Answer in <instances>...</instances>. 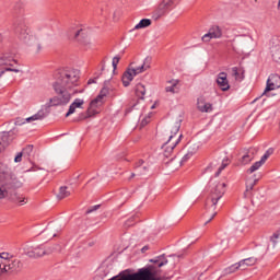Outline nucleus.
Instances as JSON below:
<instances>
[{
  "mask_svg": "<svg viewBox=\"0 0 280 280\" xmlns=\"http://www.w3.org/2000/svg\"><path fill=\"white\" fill-rule=\"evenodd\" d=\"M54 80L51 88L56 96L49 98L46 107L67 106L71 102V97L78 93L75 86H78L80 80V72L71 68H60L55 71Z\"/></svg>",
  "mask_w": 280,
  "mask_h": 280,
  "instance_id": "obj_1",
  "label": "nucleus"
},
{
  "mask_svg": "<svg viewBox=\"0 0 280 280\" xmlns=\"http://www.w3.org/2000/svg\"><path fill=\"white\" fill-rule=\"evenodd\" d=\"M11 31L16 36L18 40H20V43H23L28 47H34L35 54H39V51L43 49L40 39H38L36 35H32V28H30L25 20H15L11 25Z\"/></svg>",
  "mask_w": 280,
  "mask_h": 280,
  "instance_id": "obj_2",
  "label": "nucleus"
},
{
  "mask_svg": "<svg viewBox=\"0 0 280 280\" xmlns=\"http://www.w3.org/2000/svg\"><path fill=\"white\" fill-rule=\"evenodd\" d=\"M16 187H19V184L2 183V185L0 186V200L7 198V200H11V202L20 205V207H23V205H27V198L16 194Z\"/></svg>",
  "mask_w": 280,
  "mask_h": 280,
  "instance_id": "obj_3",
  "label": "nucleus"
},
{
  "mask_svg": "<svg viewBox=\"0 0 280 280\" xmlns=\"http://www.w3.org/2000/svg\"><path fill=\"white\" fill-rule=\"evenodd\" d=\"M226 191V184L221 182H210V195L206 200V209L215 211V205L224 196Z\"/></svg>",
  "mask_w": 280,
  "mask_h": 280,
  "instance_id": "obj_4",
  "label": "nucleus"
},
{
  "mask_svg": "<svg viewBox=\"0 0 280 280\" xmlns=\"http://www.w3.org/2000/svg\"><path fill=\"white\" fill-rule=\"evenodd\" d=\"M179 130H180V122H175V125L170 129L171 135L168 136L167 141L162 147V149L164 150V156L166 159H170V156H172V152H174V148H176V145L180 143V139H183V135H180L178 139L173 141L174 137L178 135Z\"/></svg>",
  "mask_w": 280,
  "mask_h": 280,
  "instance_id": "obj_5",
  "label": "nucleus"
},
{
  "mask_svg": "<svg viewBox=\"0 0 280 280\" xmlns=\"http://www.w3.org/2000/svg\"><path fill=\"white\" fill-rule=\"evenodd\" d=\"M178 4V0H161L156 9L152 13V19L159 21V19L165 16L167 13L172 12Z\"/></svg>",
  "mask_w": 280,
  "mask_h": 280,
  "instance_id": "obj_6",
  "label": "nucleus"
},
{
  "mask_svg": "<svg viewBox=\"0 0 280 280\" xmlns=\"http://www.w3.org/2000/svg\"><path fill=\"white\" fill-rule=\"evenodd\" d=\"M16 59L14 55L10 52H4L0 56V67H7L0 70V78L7 72L12 71L13 73H19L21 70L13 68L16 65Z\"/></svg>",
  "mask_w": 280,
  "mask_h": 280,
  "instance_id": "obj_7",
  "label": "nucleus"
},
{
  "mask_svg": "<svg viewBox=\"0 0 280 280\" xmlns=\"http://www.w3.org/2000/svg\"><path fill=\"white\" fill-rule=\"evenodd\" d=\"M0 183L19 185L16 175L12 172V168L5 163H0Z\"/></svg>",
  "mask_w": 280,
  "mask_h": 280,
  "instance_id": "obj_8",
  "label": "nucleus"
},
{
  "mask_svg": "<svg viewBox=\"0 0 280 280\" xmlns=\"http://www.w3.org/2000/svg\"><path fill=\"white\" fill-rule=\"evenodd\" d=\"M110 91H113V89H110V81H105L98 95L91 101L90 106L92 108H97V106H102V104H104V97L110 95Z\"/></svg>",
  "mask_w": 280,
  "mask_h": 280,
  "instance_id": "obj_9",
  "label": "nucleus"
},
{
  "mask_svg": "<svg viewBox=\"0 0 280 280\" xmlns=\"http://www.w3.org/2000/svg\"><path fill=\"white\" fill-rule=\"evenodd\" d=\"M5 275H16L23 270V261L18 258H11L10 260H4Z\"/></svg>",
  "mask_w": 280,
  "mask_h": 280,
  "instance_id": "obj_10",
  "label": "nucleus"
},
{
  "mask_svg": "<svg viewBox=\"0 0 280 280\" xmlns=\"http://www.w3.org/2000/svg\"><path fill=\"white\" fill-rule=\"evenodd\" d=\"M223 36L222 27L220 25H212L210 26L208 33H206L201 40L202 43H211L213 39H220Z\"/></svg>",
  "mask_w": 280,
  "mask_h": 280,
  "instance_id": "obj_11",
  "label": "nucleus"
},
{
  "mask_svg": "<svg viewBox=\"0 0 280 280\" xmlns=\"http://www.w3.org/2000/svg\"><path fill=\"white\" fill-rule=\"evenodd\" d=\"M50 253H51V249L45 248V245L28 247L25 250V255H27V257H31L33 259H36V257H44V255H49Z\"/></svg>",
  "mask_w": 280,
  "mask_h": 280,
  "instance_id": "obj_12",
  "label": "nucleus"
},
{
  "mask_svg": "<svg viewBox=\"0 0 280 280\" xmlns=\"http://www.w3.org/2000/svg\"><path fill=\"white\" fill-rule=\"evenodd\" d=\"M47 115H49V113H47L45 109H39L35 115L26 118L25 120H23L21 118H16L15 126H23V124H25V121L27 124H30L32 121H43V119H45V117H47Z\"/></svg>",
  "mask_w": 280,
  "mask_h": 280,
  "instance_id": "obj_13",
  "label": "nucleus"
},
{
  "mask_svg": "<svg viewBox=\"0 0 280 280\" xmlns=\"http://www.w3.org/2000/svg\"><path fill=\"white\" fill-rule=\"evenodd\" d=\"M270 51H271L272 60H275V62H279L280 61V37L279 36H275L271 38Z\"/></svg>",
  "mask_w": 280,
  "mask_h": 280,
  "instance_id": "obj_14",
  "label": "nucleus"
},
{
  "mask_svg": "<svg viewBox=\"0 0 280 280\" xmlns=\"http://www.w3.org/2000/svg\"><path fill=\"white\" fill-rule=\"evenodd\" d=\"M280 89V75L279 74H270L267 80V86L264 91V95L270 91H275Z\"/></svg>",
  "mask_w": 280,
  "mask_h": 280,
  "instance_id": "obj_15",
  "label": "nucleus"
},
{
  "mask_svg": "<svg viewBox=\"0 0 280 280\" xmlns=\"http://www.w3.org/2000/svg\"><path fill=\"white\" fill-rule=\"evenodd\" d=\"M12 135V131H2L0 133V152H3L14 141V136Z\"/></svg>",
  "mask_w": 280,
  "mask_h": 280,
  "instance_id": "obj_16",
  "label": "nucleus"
},
{
  "mask_svg": "<svg viewBox=\"0 0 280 280\" xmlns=\"http://www.w3.org/2000/svg\"><path fill=\"white\" fill-rule=\"evenodd\" d=\"M197 108L200 113H212L213 104L207 103L205 96H201L197 100Z\"/></svg>",
  "mask_w": 280,
  "mask_h": 280,
  "instance_id": "obj_17",
  "label": "nucleus"
},
{
  "mask_svg": "<svg viewBox=\"0 0 280 280\" xmlns=\"http://www.w3.org/2000/svg\"><path fill=\"white\" fill-rule=\"evenodd\" d=\"M217 84L221 91H229V89H231L226 72H220L218 74Z\"/></svg>",
  "mask_w": 280,
  "mask_h": 280,
  "instance_id": "obj_18",
  "label": "nucleus"
},
{
  "mask_svg": "<svg viewBox=\"0 0 280 280\" xmlns=\"http://www.w3.org/2000/svg\"><path fill=\"white\" fill-rule=\"evenodd\" d=\"M257 178L252 177L246 180V189L244 191V198H253V189L257 185Z\"/></svg>",
  "mask_w": 280,
  "mask_h": 280,
  "instance_id": "obj_19",
  "label": "nucleus"
},
{
  "mask_svg": "<svg viewBox=\"0 0 280 280\" xmlns=\"http://www.w3.org/2000/svg\"><path fill=\"white\" fill-rule=\"evenodd\" d=\"M152 65V58L151 57H147L143 60V63L139 67L136 68H131L133 70V73L136 75H139V73H143V71H148V69H150V66Z\"/></svg>",
  "mask_w": 280,
  "mask_h": 280,
  "instance_id": "obj_20",
  "label": "nucleus"
},
{
  "mask_svg": "<svg viewBox=\"0 0 280 280\" xmlns=\"http://www.w3.org/2000/svg\"><path fill=\"white\" fill-rule=\"evenodd\" d=\"M135 75H137L135 73V70H132V68H128L124 74H122V85L124 86H130V82H132V80H135Z\"/></svg>",
  "mask_w": 280,
  "mask_h": 280,
  "instance_id": "obj_21",
  "label": "nucleus"
},
{
  "mask_svg": "<svg viewBox=\"0 0 280 280\" xmlns=\"http://www.w3.org/2000/svg\"><path fill=\"white\" fill-rule=\"evenodd\" d=\"M178 80L173 79L167 82L168 85H166L165 91L166 93H178L180 91V86H178Z\"/></svg>",
  "mask_w": 280,
  "mask_h": 280,
  "instance_id": "obj_22",
  "label": "nucleus"
},
{
  "mask_svg": "<svg viewBox=\"0 0 280 280\" xmlns=\"http://www.w3.org/2000/svg\"><path fill=\"white\" fill-rule=\"evenodd\" d=\"M101 70L95 72V77L93 79L88 80V84H96L97 80H100V75H102V71L106 69V60H102L100 63Z\"/></svg>",
  "mask_w": 280,
  "mask_h": 280,
  "instance_id": "obj_23",
  "label": "nucleus"
},
{
  "mask_svg": "<svg viewBox=\"0 0 280 280\" xmlns=\"http://www.w3.org/2000/svg\"><path fill=\"white\" fill-rule=\"evenodd\" d=\"M241 264L242 270H246L247 266H255L257 264V258L249 257L238 261Z\"/></svg>",
  "mask_w": 280,
  "mask_h": 280,
  "instance_id": "obj_24",
  "label": "nucleus"
},
{
  "mask_svg": "<svg viewBox=\"0 0 280 280\" xmlns=\"http://www.w3.org/2000/svg\"><path fill=\"white\" fill-rule=\"evenodd\" d=\"M69 196H71L69 188L67 186H61L57 195L58 200H65V198H69Z\"/></svg>",
  "mask_w": 280,
  "mask_h": 280,
  "instance_id": "obj_25",
  "label": "nucleus"
},
{
  "mask_svg": "<svg viewBox=\"0 0 280 280\" xmlns=\"http://www.w3.org/2000/svg\"><path fill=\"white\" fill-rule=\"evenodd\" d=\"M136 95L139 100H143L145 97V85L138 83L136 84Z\"/></svg>",
  "mask_w": 280,
  "mask_h": 280,
  "instance_id": "obj_26",
  "label": "nucleus"
},
{
  "mask_svg": "<svg viewBox=\"0 0 280 280\" xmlns=\"http://www.w3.org/2000/svg\"><path fill=\"white\" fill-rule=\"evenodd\" d=\"M232 75L235 78V80H244V69L233 67L232 68Z\"/></svg>",
  "mask_w": 280,
  "mask_h": 280,
  "instance_id": "obj_27",
  "label": "nucleus"
},
{
  "mask_svg": "<svg viewBox=\"0 0 280 280\" xmlns=\"http://www.w3.org/2000/svg\"><path fill=\"white\" fill-rule=\"evenodd\" d=\"M152 25V20L142 19L136 26L135 30H143L145 27H150Z\"/></svg>",
  "mask_w": 280,
  "mask_h": 280,
  "instance_id": "obj_28",
  "label": "nucleus"
},
{
  "mask_svg": "<svg viewBox=\"0 0 280 280\" xmlns=\"http://www.w3.org/2000/svg\"><path fill=\"white\" fill-rule=\"evenodd\" d=\"M242 270V265L241 262H235L233 265H231L230 267L225 268V275H233V272H235L236 270Z\"/></svg>",
  "mask_w": 280,
  "mask_h": 280,
  "instance_id": "obj_29",
  "label": "nucleus"
},
{
  "mask_svg": "<svg viewBox=\"0 0 280 280\" xmlns=\"http://www.w3.org/2000/svg\"><path fill=\"white\" fill-rule=\"evenodd\" d=\"M74 38H77L80 43H84L82 38H86V33L84 32V30L80 28L75 31Z\"/></svg>",
  "mask_w": 280,
  "mask_h": 280,
  "instance_id": "obj_30",
  "label": "nucleus"
},
{
  "mask_svg": "<svg viewBox=\"0 0 280 280\" xmlns=\"http://www.w3.org/2000/svg\"><path fill=\"white\" fill-rule=\"evenodd\" d=\"M34 152V145L33 144H28L26 145L23 150H22V154H24V156H32V153Z\"/></svg>",
  "mask_w": 280,
  "mask_h": 280,
  "instance_id": "obj_31",
  "label": "nucleus"
},
{
  "mask_svg": "<svg viewBox=\"0 0 280 280\" xmlns=\"http://www.w3.org/2000/svg\"><path fill=\"white\" fill-rule=\"evenodd\" d=\"M261 165H264L260 161L255 162L248 170H247V174H253L254 172H257V170H259V167H261Z\"/></svg>",
  "mask_w": 280,
  "mask_h": 280,
  "instance_id": "obj_32",
  "label": "nucleus"
},
{
  "mask_svg": "<svg viewBox=\"0 0 280 280\" xmlns=\"http://www.w3.org/2000/svg\"><path fill=\"white\" fill-rule=\"evenodd\" d=\"M277 240H280V229L276 233H273L270 237V242H272L273 246H277L278 244Z\"/></svg>",
  "mask_w": 280,
  "mask_h": 280,
  "instance_id": "obj_33",
  "label": "nucleus"
},
{
  "mask_svg": "<svg viewBox=\"0 0 280 280\" xmlns=\"http://www.w3.org/2000/svg\"><path fill=\"white\" fill-rule=\"evenodd\" d=\"M253 161V155L246 153L245 155L242 156V164L243 165H248Z\"/></svg>",
  "mask_w": 280,
  "mask_h": 280,
  "instance_id": "obj_34",
  "label": "nucleus"
},
{
  "mask_svg": "<svg viewBox=\"0 0 280 280\" xmlns=\"http://www.w3.org/2000/svg\"><path fill=\"white\" fill-rule=\"evenodd\" d=\"M194 154H196V152L194 151H188L183 158L180 163H187V161H189V159H191V156H194Z\"/></svg>",
  "mask_w": 280,
  "mask_h": 280,
  "instance_id": "obj_35",
  "label": "nucleus"
},
{
  "mask_svg": "<svg viewBox=\"0 0 280 280\" xmlns=\"http://www.w3.org/2000/svg\"><path fill=\"white\" fill-rule=\"evenodd\" d=\"M119 60H121L119 56H116L113 58V61H112L113 71H117V66L119 65Z\"/></svg>",
  "mask_w": 280,
  "mask_h": 280,
  "instance_id": "obj_36",
  "label": "nucleus"
},
{
  "mask_svg": "<svg viewBox=\"0 0 280 280\" xmlns=\"http://www.w3.org/2000/svg\"><path fill=\"white\" fill-rule=\"evenodd\" d=\"M5 260L0 259V277H3L5 275Z\"/></svg>",
  "mask_w": 280,
  "mask_h": 280,
  "instance_id": "obj_37",
  "label": "nucleus"
},
{
  "mask_svg": "<svg viewBox=\"0 0 280 280\" xmlns=\"http://www.w3.org/2000/svg\"><path fill=\"white\" fill-rule=\"evenodd\" d=\"M84 104V101L81 98H75L72 103L74 108H80Z\"/></svg>",
  "mask_w": 280,
  "mask_h": 280,
  "instance_id": "obj_38",
  "label": "nucleus"
},
{
  "mask_svg": "<svg viewBox=\"0 0 280 280\" xmlns=\"http://www.w3.org/2000/svg\"><path fill=\"white\" fill-rule=\"evenodd\" d=\"M5 40H8V33L7 32L0 33V45H3Z\"/></svg>",
  "mask_w": 280,
  "mask_h": 280,
  "instance_id": "obj_39",
  "label": "nucleus"
},
{
  "mask_svg": "<svg viewBox=\"0 0 280 280\" xmlns=\"http://www.w3.org/2000/svg\"><path fill=\"white\" fill-rule=\"evenodd\" d=\"M23 151L19 152L14 158V163H21V161H23Z\"/></svg>",
  "mask_w": 280,
  "mask_h": 280,
  "instance_id": "obj_40",
  "label": "nucleus"
},
{
  "mask_svg": "<svg viewBox=\"0 0 280 280\" xmlns=\"http://www.w3.org/2000/svg\"><path fill=\"white\" fill-rule=\"evenodd\" d=\"M0 259H2V261H10V254H8V253H1L0 254Z\"/></svg>",
  "mask_w": 280,
  "mask_h": 280,
  "instance_id": "obj_41",
  "label": "nucleus"
},
{
  "mask_svg": "<svg viewBox=\"0 0 280 280\" xmlns=\"http://www.w3.org/2000/svg\"><path fill=\"white\" fill-rule=\"evenodd\" d=\"M75 108L72 104L69 106L68 113L66 114V117H69L70 115H73L75 113Z\"/></svg>",
  "mask_w": 280,
  "mask_h": 280,
  "instance_id": "obj_42",
  "label": "nucleus"
},
{
  "mask_svg": "<svg viewBox=\"0 0 280 280\" xmlns=\"http://www.w3.org/2000/svg\"><path fill=\"white\" fill-rule=\"evenodd\" d=\"M100 209V205L93 206L91 209L86 210V213H93V211H97Z\"/></svg>",
  "mask_w": 280,
  "mask_h": 280,
  "instance_id": "obj_43",
  "label": "nucleus"
},
{
  "mask_svg": "<svg viewBox=\"0 0 280 280\" xmlns=\"http://www.w3.org/2000/svg\"><path fill=\"white\" fill-rule=\"evenodd\" d=\"M224 167H226V164H222V165L219 167L218 172L215 173V176H220V174L222 173V170H224Z\"/></svg>",
  "mask_w": 280,
  "mask_h": 280,
  "instance_id": "obj_44",
  "label": "nucleus"
},
{
  "mask_svg": "<svg viewBox=\"0 0 280 280\" xmlns=\"http://www.w3.org/2000/svg\"><path fill=\"white\" fill-rule=\"evenodd\" d=\"M215 215H218V212H213V213L211 214V217L209 218V220H207V221L205 222V225L209 224V222H211V220H213V218H215Z\"/></svg>",
  "mask_w": 280,
  "mask_h": 280,
  "instance_id": "obj_45",
  "label": "nucleus"
},
{
  "mask_svg": "<svg viewBox=\"0 0 280 280\" xmlns=\"http://www.w3.org/2000/svg\"><path fill=\"white\" fill-rule=\"evenodd\" d=\"M268 156H267V154L265 153L262 156H261V159H260V163L264 165V163H266V161H268Z\"/></svg>",
  "mask_w": 280,
  "mask_h": 280,
  "instance_id": "obj_46",
  "label": "nucleus"
},
{
  "mask_svg": "<svg viewBox=\"0 0 280 280\" xmlns=\"http://www.w3.org/2000/svg\"><path fill=\"white\" fill-rule=\"evenodd\" d=\"M273 152H275L273 149H268V150L265 152V154H266L268 158H270V155H271Z\"/></svg>",
  "mask_w": 280,
  "mask_h": 280,
  "instance_id": "obj_47",
  "label": "nucleus"
},
{
  "mask_svg": "<svg viewBox=\"0 0 280 280\" xmlns=\"http://www.w3.org/2000/svg\"><path fill=\"white\" fill-rule=\"evenodd\" d=\"M133 220H135V217H132L131 219H129V220L126 222L127 226H132L133 223H130V222H132Z\"/></svg>",
  "mask_w": 280,
  "mask_h": 280,
  "instance_id": "obj_48",
  "label": "nucleus"
},
{
  "mask_svg": "<svg viewBox=\"0 0 280 280\" xmlns=\"http://www.w3.org/2000/svg\"><path fill=\"white\" fill-rule=\"evenodd\" d=\"M147 250H150V246L145 245L141 248V253H147Z\"/></svg>",
  "mask_w": 280,
  "mask_h": 280,
  "instance_id": "obj_49",
  "label": "nucleus"
},
{
  "mask_svg": "<svg viewBox=\"0 0 280 280\" xmlns=\"http://www.w3.org/2000/svg\"><path fill=\"white\" fill-rule=\"evenodd\" d=\"M142 164H143V160H139L137 167H141Z\"/></svg>",
  "mask_w": 280,
  "mask_h": 280,
  "instance_id": "obj_50",
  "label": "nucleus"
},
{
  "mask_svg": "<svg viewBox=\"0 0 280 280\" xmlns=\"http://www.w3.org/2000/svg\"><path fill=\"white\" fill-rule=\"evenodd\" d=\"M129 178H135V173H131V176Z\"/></svg>",
  "mask_w": 280,
  "mask_h": 280,
  "instance_id": "obj_51",
  "label": "nucleus"
},
{
  "mask_svg": "<svg viewBox=\"0 0 280 280\" xmlns=\"http://www.w3.org/2000/svg\"><path fill=\"white\" fill-rule=\"evenodd\" d=\"M278 10H280V0L278 1Z\"/></svg>",
  "mask_w": 280,
  "mask_h": 280,
  "instance_id": "obj_52",
  "label": "nucleus"
},
{
  "mask_svg": "<svg viewBox=\"0 0 280 280\" xmlns=\"http://www.w3.org/2000/svg\"><path fill=\"white\" fill-rule=\"evenodd\" d=\"M127 113H130V109H127Z\"/></svg>",
  "mask_w": 280,
  "mask_h": 280,
  "instance_id": "obj_53",
  "label": "nucleus"
}]
</instances>
